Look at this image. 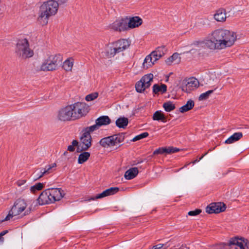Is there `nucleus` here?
I'll use <instances>...</instances> for the list:
<instances>
[{
  "mask_svg": "<svg viewBox=\"0 0 249 249\" xmlns=\"http://www.w3.org/2000/svg\"><path fill=\"white\" fill-rule=\"evenodd\" d=\"M214 149V148H213V149H212V148H210V149L209 150L208 152H209V151H212V150H213V149Z\"/></svg>",
  "mask_w": 249,
  "mask_h": 249,
  "instance_id": "nucleus-57",
  "label": "nucleus"
},
{
  "mask_svg": "<svg viewBox=\"0 0 249 249\" xmlns=\"http://www.w3.org/2000/svg\"><path fill=\"white\" fill-rule=\"evenodd\" d=\"M63 58L60 54L50 55L41 65L40 70L43 71H53L61 65Z\"/></svg>",
  "mask_w": 249,
  "mask_h": 249,
  "instance_id": "nucleus-5",
  "label": "nucleus"
},
{
  "mask_svg": "<svg viewBox=\"0 0 249 249\" xmlns=\"http://www.w3.org/2000/svg\"><path fill=\"white\" fill-rule=\"evenodd\" d=\"M150 55L152 57V58L153 60H154V61H156L157 60H159L160 58H161V56H159V54L156 53L155 51H153L151 52V53L150 54Z\"/></svg>",
  "mask_w": 249,
  "mask_h": 249,
  "instance_id": "nucleus-46",
  "label": "nucleus"
},
{
  "mask_svg": "<svg viewBox=\"0 0 249 249\" xmlns=\"http://www.w3.org/2000/svg\"><path fill=\"white\" fill-rule=\"evenodd\" d=\"M166 147H160L155 150L153 153V155H156L158 154H162L165 153Z\"/></svg>",
  "mask_w": 249,
  "mask_h": 249,
  "instance_id": "nucleus-44",
  "label": "nucleus"
},
{
  "mask_svg": "<svg viewBox=\"0 0 249 249\" xmlns=\"http://www.w3.org/2000/svg\"><path fill=\"white\" fill-rule=\"evenodd\" d=\"M194 106V101L192 100H189L185 105L179 108V110L180 112L184 113L192 109Z\"/></svg>",
  "mask_w": 249,
  "mask_h": 249,
  "instance_id": "nucleus-24",
  "label": "nucleus"
},
{
  "mask_svg": "<svg viewBox=\"0 0 249 249\" xmlns=\"http://www.w3.org/2000/svg\"><path fill=\"white\" fill-rule=\"evenodd\" d=\"M119 191V188L118 187H111L105 190L102 193L96 195L94 198H92L91 199L94 200L95 199H100L107 196L113 195L117 193Z\"/></svg>",
  "mask_w": 249,
  "mask_h": 249,
  "instance_id": "nucleus-19",
  "label": "nucleus"
},
{
  "mask_svg": "<svg viewBox=\"0 0 249 249\" xmlns=\"http://www.w3.org/2000/svg\"><path fill=\"white\" fill-rule=\"evenodd\" d=\"M167 91V86L166 85L161 84L160 85L158 84H155L153 86V92L155 94H158L159 92L161 93H164Z\"/></svg>",
  "mask_w": 249,
  "mask_h": 249,
  "instance_id": "nucleus-23",
  "label": "nucleus"
},
{
  "mask_svg": "<svg viewBox=\"0 0 249 249\" xmlns=\"http://www.w3.org/2000/svg\"><path fill=\"white\" fill-rule=\"evenodd\" d=\"M73 66V62L68 59L64 61L63 64V68L66 71H71Z\"/></svg>",
  "mask_w": 249,
  "mask_h": 249,
  "instance_id": "nucleus-37",
  "label": "nucleus"
},
{
  "mask_svg": "<svg viewBox=\"0 0 249 249\" xmlns=\"http://www.w3.org/2000/svg\"><path fill=\"white\" fill-rule=\"evenodd\" d=\"M237 40L236 32L219 28L209 34L205 42L207 49L210 50H221L233 46Z\"/></svg>",
  "mask_w": 249,
  "mask_h": 249,
  "instance_id": "nucleus-1",
  "label": "nucleus"
},
{
  "mask_svg": "<svg viewBox=\"0 0 249 249\" xmlns=\"http://www.w3.org/2000/svg\"><path fill=\"white\" fill-rule=\"evenodd\" d=\"M44 186L42 183H37L30 187V191L33 193H35L36 191L42 190Z\"/></svg>",
  "mask_w": 249,
  "mask_h": 249,
  "instance_id": "nucleus-35",
  "label": "nucleus"
},
{
  "mask_svg": "<svg viewBox=\"0 0 249 249\" xmlns=\"http://www.w3.org/2000/svg\"><path fill=\"white\" fill-rule=\"evenodd\" d=\"M196 50L192 48L191 49H190L188 52H187V53H191L192 51H195Z\"/></svg>",
  "mask_w": 249,
  "mask_h": 249,
  "instance_id": "nucleus-54",
  "label": "nucleus"
},
{
  "mask_svg": "<svg viewBox=\"0 0 249 249\" xmlns=\"http://www.w3.org/2000/svg\"><path fill=\"white\" fill-rule=\"evenodd\" d=\"M124 133H119L102 139L99 143L104 147L115 146L117 148L122 145L121 143L124 141Z\"/></svg>",
  "mask_w": 249,
  "mask_h": 249,
  "instance_id": "nucleus-6",
  "label": "nucleus"
},
{
  "mask_svg": "<svg viewBox=\"0 0 249 249\" xmlns=\"http://www.w3.org/2000/svg\"><path fill=\"white\" fill-rule=\"evenodd\" d=\"M148 133L146 132H144V133H142L140 135H138L137 136H136V137H135L133 140H132V141L133 142H136L137 141H138V140H141L143 138H146L148 136Z\"/></svg>",
  "mask_w": 249,
  "mask_h": 249,
  "instance_id": "nucleus-43",
  "label": "nucleus"
},
{
  "mask_svg": "<svg viewBox=\"0 0 249 249\" xmlns=\"http://www.w3.org/2000/svg\"><path fill=\"white\" fill-rule=\"evenodd\" d=\"M207 38H208V36L206 37H205L204 38V39L203 40H202V41H201V40H195V41H194L193 42H192L189 45V46L190 47L194 46V47H200L202 46V44H204V46L205 47V48H207V46H206V45L205 41L206 40V39Z\"/></svg>",
  "mask_w": 249,
  "mask_h": 249,
  "instance_id": "nucleus-34",
  "label": "nucleus"
},
{
  "mask_svg": "<svg viewBox=\"0 0 249 249\" xmlns=\"http://www.w3.org/2000/svg\"><path fill=\"white\" fill-rule=\"evenodd\" d=\"M89 127H86L83 130V134L80 138V142H78V147L76 151L78 153L87 150L91 145V136L90 133L93 132Z\"/></svg>",
  "mask_w": 249,
  "mask_h": 249,
  "instance_id": "nucleus-7",
  "label": "nucleus"
},
{
  "mask_svg": "<svg viewBox=\"0 0 249 249\" xmlns=\"http://www.w3.org/2000/svg\"><path fill=\"white\" fill-rule=\"evenodd\" d=\"M27 206V204L24 199L21 198L17 199L9 211L8 215L1 222L9 220L14 216L20 214L25 210Z\"/></svg>",
  "mask_w": 249,
  "mask_h": 249,
  "instance_id": "nucleus-8",
  "label": "nucleus"
},
{
  "mask_svg": "<svg viewBox=\"0 0 249 249\" xmlns=\"http://www.w3.org/2000/svg\"><path fill=\"white\" fill-rule=\"evenodd\" d=\"M180 59L181 58L179 56V54L177 53H175L166 60V63L169 65H171L173 62L178 64L180 62Z\"/></svg>",
  "mask_w": 249,
  "mask_h": 249,
  "instance_id": "nucleus-27",
  "label": "nucleus"
},
{
  "mask_svg": "<svg viewBox=\"0 0 249 249\" xmlns=\"http://www.w3.org/2000/svg\"><path fill=\"white\" fill-rule=\"evenodd\" d=\"M71 105L60 108L57 112V119L63 122L74 120Z\"/></svg>",
  "mask_w": 249,
  "mask_h": 249,
  "instance_id": "nucleus-10",
  "label": "nucleus"
},
{
  "mask_svg": "<svg viewBox=\"0 0 249 249\" xmlns=\"http://www.w3.org/2000/svg\"><path fill=\"white\" fill-rule=\"evenodd\" d=\"M7 232H8V231L7 230L3 231H2V232H1L0 233V235L2 237L3 235H4Z\"/></svg>",
  "mask_w": 249,
  "mask_h": 249,
  "instance_id": "nucleus-49",
  "label": "nucleus"
},
{
  "mask_svg": "<svg viewBox=\"0 0 249 249\" xmlns=\"http://www.w3.org/2000/svg\"><path fill=\"white\" fill-rule=\"evenodd\" d=\"M189 249V248H188L185 245H182V246H181L179 249Z\"/></svg>",
  "mask_w": 249,
  "mask_h": 249,
  "instance_id": "nucleus-51",
  "label": "nucleus"
},
{
  "mask_svg": "<svg viewBox=\"0 0 249 249\" xmlns=\"http://www.w3.org/2000/svg\"><path fill=\"white\" fill-rule=\"evenodd\" d=\"M147 87L146 85L140 79V81H138L135 85L136 90L138 92L142 93L144 90L148 88Z\"/></svg>",
  "mask_w": 249,
  "mask_h": 249,
  "instance_id": "nucleus-31",
  "label": "nucleus"
},
{
  "mask_svg": "<svg viewBox=\"0 0 249 249\" xmlns=\"http://www.w3.org/2000/svg\"><path fill=\"white\" fill-rule=\"evenodd\" d=\"M49 189H46L43 191L39 196L37 201L39 205H43L53 203Z\"/></svg>",
  "mask_w": 249,
  "mask_h": 249,
  "instance_id": "nucleus-15",
  "label": "nucleus"
},
{
  "mask_svg": "<svg viewBox=\"0 0 249 249\" xmlns=\"http://www.w3.org/2000/svg\"><path fill=\"white\" fill-rule=\"evenodd\" d=\"M56 163H53L52 164L46 166L44 168L40 169V171L36 170L33 174L35 176L34 180L42 178L44 175L49 174L51 172V170L56 167Z\"/></svg>",
  "mask_w": 249,
  "mask_h": 249,
  "instance_id": "nucleus-16",
  "label": "nucleus"
},
{
  "mask_svg": "<svg viewBox=\"0 0 249 249\" xmlns=\"http://www.w3.org/2000/svg\"><path fill=\"white\" fill-rule=\"evenodd\" d=\"M208 152L205 153L204 155H203L200 158H199V160H201L205 156H206L208 154Z\"/></svg>",
  "mask_w": 249,
  "mask_h": 249,
  "instance_id": "nucleus-52",
  "label": "nucleus"
},
{
  "mask_svg": "<svg viewBox=\"0 0 249 249\" xmlns=\"http://www.w3.org/2000/svg\"><path fill=\"white\" fill-rule=\"evenodd\" d=\"M72 144L68 146V150L70 152H73L75 150V146L78 147V142L77 140H73Z\"/></svg>",
  "mask_w": 249,
  "mask_h": 249,
  "instance_id": "nucleus-41",
  "label": "nucleus"
},
{
  "mask_svg": "<svg viewBox=\"0 0 249 249\" xmlns=\"http://www.w3.org/2000/svg\"><path fill=\"white\" fill-rule=\"evenodd\" d=\"M229 249H237L236 246L240 248V249H249V243H248L247 239L244 238H239L235 237L231 238L229 241Z\"/></svg>",
  "mask_w": 249,
  "mask_h": 249,
  "instance_id": "nucleus-11",
  "label": "nucleus"
},
{
  "mask_svg": "<svg viewBox=\"0 0 249 249\" xmlns=\"http://www.w3.org/2000/svg\"><path fill=\"white\" fill-rule=\"evenodd\" d=\"M116 125L119 128H125L128 124V119L125 117H120L115 122Z\"/></svg>",
  "mask_w": 249,
  "mask_h": 249,
  "instance_id": "nucleus-25",
  "label": "nucleus"
},
{
  "mask_svg": "<svg viewBox=\"0 0 249 249\" xmlns=\"http://www.w3.org/2000/svg\"><path fill=\"white\" fill-rule=\"evenodd\" d=\"M98 96V93L97 92L89 94L86 96L85 99L87 101H91L96 99Z\"/></svg>",
  "mask_w": 249,
  "mask_h": 249,
  "instance_id": "nucleus-40",
  "label": "nucleus"
},
{
  "mask_svg": "<svg viewBox=\"0 0 249 249\" xmlns=\"http://www.w3.org/2000/svg\"><path fill=\"white\" fill-rule=\"evenodd\" d=\"M130 45V42L128 40L119 39L107 46L104 52V56L107 58H112L128 48Z\"/></svg>",
  "mask_w": 249,
  "mask_h": 249,
  "instance_id": "nucleus-3",
  "label": "nucleus"
},
{
  "mask_svg": "<svg viewBox=\"0 0 249 249\" xmlns=\"http://www.w3.org/2000/svg\"><path fill=\"white\" fill-rule=\"evenodd\" d=\"M68 154V152L67 151H65V152H64L63 155L64 156H66Z\"/></svg>",
  "mask_w": 249,
  "mask_h": 249,
  "instance_id": "nucleus-56",
  "label": "nucleus"
},
{
  "mask_svg": "<svg viewBox=\"0 0 249 249\" xmlns=\"http://www.w3.org/2000/svg\"><path fill=\"white\" fill-rule=\"evenodd\" d=\"M71 106L72 109L73 119H79L86 115L89 111V107L85 103L77 102Z\"/></svg>",
  "mask_w": 249,
  "mask_h": 249,
  "instance_id": "nucleus-9",
  "label": "nucleus"
},
{
  "mask_svg": "<svg viewBox=\"0 0 249 249\" xmlns=\"http://www.w3.org/2000/svg\"><path fill=\"white\" fill-rule=\"evenodd\" d=\"M155 61L152 58L150 54L146 56L143 63V67L144 69H148V68L152 66Z\"/></svg>",
  "mask_w": 249,
  "mask_h": 249,
  "instance_id": "nucleus-30",
  "label": "nucleus"
},
{
  "mask_svg": "<svg viewBox=\"0 0 249 249\" xmlns=\"http://www.w3.org/2000/svg\"><path fill=\"white\" fill-rule=\"evenodd\" d=\"M227 246L229 247V242L228 243H220L213 245L210 246L209 249H223Z\"/></svg>",
  "mask_w": 249,
  "mask_h": 249,
  "instance_id": "nucleus-36",
  "label": "nucleus"
},
{
  "mask_svg": "<svg viewBox=\"0 0 249 249\" xmlns=\"http://www.w3.org/2000/svg\"><path fill=\"white\" fill-rule=\"evenodd\" d=\"M59 5L55 0H48L40 5L37 21L42 26L46 25L49 18L55 15L58 11Z\"/></svg>",
  "mask_w": 249,
  "mask_h": 249,
  "instance_id": "nucleus-2",
  "label": "nucleus"
},
{
  "mask_svg": "<svg viewBox=\"0 0 249 249\" xmlns=\"http://www.w3.org/2000/svg\"><path fill=\"white\" fill-rule=\"evenodd\" d=\"M111 28L116 31H123L129 29L127 18L116 20L111 25Z\"/></svg>",
  "mask_w": 249,
  "mask_h": 249,
  "instance_id": "nucleus-13",
  "label": "nucleus"
},
{
  "mask_svg": "<svg viewBox=\"0 0 249 249\" xmlns=\"http://www.w3.org/2000/svg\"><path fill=\"white\" fill-rule=\"evenodd\" d=\"M180 149L177 147H174L172 146H169L168 147H166L165 153L166 154H171L174 153H176L177 152L179 151Z\"/></svg>",
  "mask_w": 249,
  "mask_h": 249,
  "instance_id": "nucleus-42",
  "label": "nucleus"
},
{
  "mask_svg": "<svg viewBox=\"0 0 249 249\" xmlns=\"http://www.w3.org/2000/svg\"><path fill=\"white\" fill-rule=\"evenodd\" d=\"M199 82L196 78H191L189 79L188 82L186 86L189 88H192L193 89L194 88H196L198 87Z\"/></svg>",
  "mask_w": 249,
  "mask_h": 249,
  "instance_id": "nucleus-33",
  "label": "nucleus"
},
{
  "mask_svg": "<svg viewBox=\"0 0 249 249\" xmlns=\"http://www.w3.org/2000/svg\"><path fill=\"white\" fill-rule=\"evenodd\" d=\"M153 74L152 73H148L143 76L141 80L146 85L147 87H149L151 84V82L153 81Z\"/></svg>",
  "mask_w": 249,
  "mask_h": 249,
  "instance_id": "nucleus-28",
  "label": "nucleus"
},
{
  "mask_svg": "<svg viewBox=\"0 0 249 249\" xmlns=\"http://www.w3.org/2000/svg\"><path fill=\"white\" fill-rule=\"evenodd\" d=\"M164 246L163 244H159L157 245L154 246V247L158 249H161Z\"/></svg>",
  "mask_w": 249,
  "mask_h": 249,
  "instance_id": "nucleus-48",
  "label": "nucleus"
},
{
  "mask_svg": "<svg viewBox=\"0 0 249 249\" xmlns=\"http://www.w3.org/2000/svg\"><path fill=\"white\" fill-rule=\"evenodd\" d=\"M201 213V210L196 209L194 211H191L188 212V214L190 216H196L198 215Z\"/></svg>",
  "mask_w": 249,
  "mask_h": 249,
  "instance_id": "nucleus-45",
  "label": "nucleus"
},
{
  "mask_svg": "<svg viewBox=\"0 0 249 249\" xmlns=\"http://www.w3.org/2000/svg\"><path fill=\"white\" fill-rule=\"evenodd\" d=\"M226 205L222 202L212 203L206 208V212L209 213H218L225 211Z\"/></svg>",
  "mask_w": 249,
  "mask_h": 249,
  "instance_id": "nucleus-12",
  "label": "nucleus"
},
{
  "mask_svg": "<svg viewBox=\"0 0 249 249\" xmlns=\"http://www.w3.org/2000/svg\"><path fill=\"white\" fill-rule=\"evenodd\" d=\"M227 12L224 8H219L215 11L213 18L217 22H224L227 19Z\"/></svg>",
  "mask_w": 249,
  "mask_h": 249,
  "instance_id": "nucleus-18",
  "label": "nucleus"
},
{
  "mask_svg": "<svg viewBox=\"0 0 249 249\" xmlns=\"http://www.w3.org/2000/svg\"><path fill=\"white\" fill-rule=\"evenodd\" d=\"M16 53L18 57L22 59H27L34 55V52L29 48V43L26 38L18 40L17 44Z\"/></svg>",
  "mask_w": 249,
  "mask_h": 249,
  "instance_id": "nucleus-4",
  "label": "nucleus"
},
{
  "mask_svg": "<svg viewBox=\"0 0 249 249\" xmlns=\"http://www.w3.org/2000/svg\"><path fill=\"white\" fill-rule=\"evenodd\" d=\"M155 51L159 54V56H161V57L166 52L167 49L164 46H162L157 47Z\"/></svg>",
  "mask_w": 249,
  "mask_h": 249,
  "instance_id": "nucleus-39",
  "label": "nucleus"
},
{
  "mask_svg": "<svg viewBox=\"0 0 249 249\" xmlns=\"http://www.w3.org/2000/svg\"><path fill=\"white\" fill-rule=\"evenodd\" d=\"M111 120L107 116H102L95 120V124L89 126V129L93 131L98 129L101 126L110 124Z\"/></svg>",
  "mask_w": 249,
  "mask_h": 249,
  "instance_id": "nucleus-14",
  "label": "nucleus"
},
{
  "mask_svg": "<svg viewBox=\"0 0 249 249\" xmlns=\"http://www.w3.org/2000/svg\"><path fill=\"white\" fill-rule=\"evenodd\" d=\"M4 240V238L0 235V241L3 242Z\"/></svg>",
  "mask_w": 249,
  "mask_h": 249,
  "instance_id": "nucleus-55",
  "label": "nucleus"
},
{
  "mask_svg": "<svg viewBox=\"0 0 249 249\" xmlns=\"http://www.w3.org/2000/svg\"><path fill=\"white\" fill-rule=\"evenodd\" d=\"M129 29L138 27L142 23V20L139 17H134L127 20Z\"/></svg>",
  "mask_w": 249,
  "mask_h": 249,
  "instance_id": "nucleus-20",
  "label": "nucleus"
},
{
  "mask_svg": "<svg viewBox=\"0 0 249 249\" xmlns=\"http://www.w3.org/2000/svg\"><path fill=\"white\" fill-rule=\"evenodd\" d=\"M90 155V153L88 152H86V151L82 152L79 155L78 163L79 164H83L89 159Z\"/></svg>",
  "mask_w": 249,
  "mask_h": 249,
  "instance_id": "nucleus-29",
  "label": "nucleus"
},
{
  "mask_svg": "<svg viewBox=\"0 0 249 249\" xmlns=\"http://www.w3.org/2000/svg\"><path fill=\"white\" fill-rule=\"evenodd\" d=\"M163 107L166 112H170L176 108L175 104L171 101L165 102L163 104Z\"/></svg>",
  "mask_w": 249,
  "mask_h": 249,
  "instance_id": "nucleus-32",
  "label": "nucleus"
},
{
  "mask_svg": "<svg viewBox=\"0 0 249 249\" xmlns=\"http://www.w3.org/2000/svg\"><path fill=\"white\" fill-rule=\"evenodd\" d=\"M139 173L137 167H133L127 170L124 175L126 179H131L137 176Z\"/></svg>",
  "mask_w": 249,
  "mask_h": 249,
  "instance_id": "nucleus-21",
  "label": "nucleus"
},
{
  "mask_svg": "<svg viewBox=\"0 0 249 249\" xmlns=\"http://www.w3.org/2000/svg\"><path fill=\"white\" fill-rule=\"evenodd\" d=\"M49 189L50 193L49 195H51V197L53 203L60 200L64 195L63 193V191L60 188H50Z\"/></svg>",
  "mask_w": 249,
  "mask_h": 249,
  "instance_id": "nucleus-17",
  "label": "nucleus"
},
{
  "mask_svg": "<svg viewBox=\"0 0 249 249\" xmlns=\"http://www.w3.org/2000/svg\"><path fill=\"white\" fill-rule=\"evenodd\" d=\"M26 182V180H19L18 181H17L16 183L17 185L18 186H21L22 185H24Z\"/></svg>",
  "mask_w": 249,
  "mask_h": 249,
  "instance_id": "nucleus-47",
  "label": "nucleus"
},
{
  "mask_svg": "<svg viewBox=\"0 0 249 249\" xmlns=\"http://www.w3.org/2000/svg\"><path fill=\"white\" fill-rule=\"evenodd\" d=\"M243 137V134L242 132L234 133L231 137L225 141L226 144H231L235 142Z\"/></svg>",
  "mask_w": 249,
  "mask_h": 249,
  "instance_id": "nucleus-22",
  "label": "nucleus"
},
{
  "mask_svg": "<svg viewBox=\"0 0 249 249\" xmlns=\"http://www.w3.org/2000/svg\"><path fill=\"white\" fill-rule=\"evenodd\" d=\"M214 90H210L206 92L201 94L198 98L199 101H203L207 99L210 95L213 92Z\"/></svg>",
  "mask_w": 249,
  "mask_h": 249,
  "instance_id": "nucleus-38",
  "label": "nucleus"
},
{
  "mask_svg": "<svg viewBox=\"0 0 249 249\" xmlns=\"http://www.w3.org/2000/svg\"><path fill=\"white\" fill-rule=\"evenodd\" d=\"M30 212H31V209L29 208V210H27L25 211L24 213V215H28V214H29L30 213Z\"/></svg>",
  "mask_w": 249,
  "mask_h": 249,
  "instance_id": "nucleus-50",
  "label": "nucleus"
},
{
  "mask_svg": "<svg viewBox=\"0 0 249 249\" xmlns=\"http://www.w3.org/2000/svg\"><path fill=\"white\" fill-rule=\"evenodd\" d=\"M199 160H200L199 159L198 160L196 159V160H195L194 161H192V163L195 164V163L198 162Z\"/></svg>",
  "mask_w": 249,
  "mask_h": 249,
  "instance_id": "nucleus-53",
  "label": "nucleus"
},
{
  "mask_svg": "<svg viewBox=\"0 0 249 249\" xmlns=\"http://www.w3.org/2000/svg\"><path fill=\"white\" fill-rule=\"evenodd\" d=\"M152 119L155 121H161L163 123L166 122V117L161 111H156L153 115Z\"/></svg>",
  "mask_w": 249,
  "mask_h": 249,
  "instance_id": "nucleus-26",
  "label": "nucleus"
}]
</instances>
